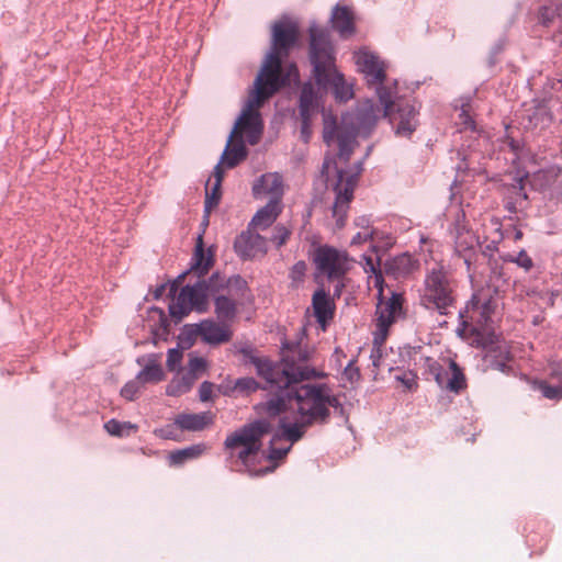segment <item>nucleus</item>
<instances>
[{
  "instance_id": "1",
  "label": "nucleus",
  "mask_w": 562,
  "mask_h": 562,
  "mask_svg": "<svg viewBox=\"0 0 562 562\" xmlns=\"http://www.w3.org/2000/svg\"><path fill=\"white\" fill-rule=\"evenodd\" d=\"M314 353V347L301 340H284L281 345V359L276 362L277 393L263 404V411L270 417L296 408L297 416L293 422L289 416L281 420L283 435L292 442L302 439L308 427L326 424L330 416V407H342L327 384H302L304 381L326 376V373L308 364Z\"/></svg>"
},
{
  "instance_id": "2",
  "label": "nucleus",
  "mask_w": 562,
  "mask_h": 562,
  "mask_svg": "<svg viewBox=\"0 0 562 562\" xmlns=\"http://www.w3.org/2000/svg\"><path fill=\"white\" fill-rule=\"evenodd\" d=\"M338 108H300L301 138L308 143L312 136V123L318 115L323 119V140L326 145H338V157L348 162L357 136L368 137L373 131L379 114H383L392 125L394 133L409 137L418 125L419 112L416 108H351L342 113Z\"/></svg>"
},
{
  "instance_id": "3",
  "label": "nucleus",
  "mask_w": 562,
  "mask_h": 562,
  "mask_svg": "<svg viewBox=\"0 0 562 562\" xmlns=\"http://www.w3.org/2000/svg\"><path fill=\"white\" fill-rule=\"evenodd\" d=\"M299 37V24L289 16L272 24L270 48L243 105H263L283 89L299 86V67L294 61H286Z\"/></svg>"
},
{
  "instance_id": "4",
  "label": "nucleus",
  "mask_w": 562,
  "mask_h": 562,
  "mask_svg": "<svg viewBox=\"0 0 562 562\" xmlns=\"http://www.w3.org/2000/svg\"><path fill=\"white\" fill-rule=\"evenodd\" d=\"M308 35V60L313 80L325 95L331 94L336 102L347 103L355 97L353 85L336 66L335 48L328 32L313 24Z\"/></svg>"
},
{
  "instance_id": "5",
  "label": "nucleus",
  "mask_w": 562,
  "mask_h": 562,
  "mask_svg": "<svg viewBox=\"0 0 562 562\" xmlns=\"http://www.w3.org/2000/svg\"><path fill=\"white\" fill-rule=\"evenodd\" d=\"M272 429L268 419L259 418L229 434L224 441L229 467L235 471H247L251 475L266 474L270 469L257 470L255 461L260 459L262 438Z\"/></svg>"
},
{
  "instance_id": "6",
  "label": "nucleus",
  "mask_w": 562,
  "mask_h": 562,
  "mask_svg": "<svg viewBox=\"0 0 562 562\" xmlns=\"http://www.w3.org/2000/svg\"><path fill=\"white\" fill-rule=\"evenodd\" d=\"M358 70L363 75L369 90L374 92L379 105H400L408 101L411 94L419 88V82L407 85L396 79H389L386 65L378 55L368 50H359L355 55Z\"/></svg>"
},
{
  "instance_id": "7",
  "label": "nucleus",
  "mask_w": 562,
  "mask_h": 562,
  "mask_svg": "<svg viewBox=\"0 0 562 562\" xmlns=\"http://www.w3.org/2000/svg\"><path fill=\"white\" fill-rule=\"evenodd\" d=\"M221 282V273L213 272L207 279H198L183 285L169 305L171 317L181 321L190 312L205 313L209 310V297L213 296V285Z\"/></svg>"
},
{
  "instance_id": "8",
  "label": "nucleus",
  "mask_w": 562,
  "mask_h": 562,
  "mask_svg": "<svg viewBox=\"0 0 562 562\" xmlns=\"http://www.w3.org/2000/svg\"><path fill=\"white\" fill-rule=\"evenodd\" d=\"M405 353L414 361L415 366L422 364L425 368V373L430 374L441 389L459 394L467 387L465 375L454 360L448 359V368H445L434 358L424 356L420 346L408 347L405 349Z\"/></svg>"
},
{
  "instance_id": "9",
  "label": "nucleus",
  "mask_w": 562,
  "mask_h": 562,
  "mask_svg": "<svg viewBox=\"0 0 562 562\" xmlns=\"http://www.w3.org/2000/svg\"><path fill=\"white\" fill-rule=\"evenodd\" d=\"M214 313L222 323H231L238 313V304L244 297L247 282L235 274L226 278L221 273V282L213 285Z\"/></svg>"
},
{
  "instance_id": "10",
  "label": "nucleus",
  "mask_w": 562,
  "mask_h": 562,
  "mask_svg": "<svg viewBox=\"0 0 562 562\" xmlns=\"http://www.w3.org/2000/svg\"><path fill=\"white\" fill-rule=\"evenodd\" d=\"M420 302L426 308L436 310L441 315H446L448 308L453 305L452 286L442 269H432L427 273Z\"/></svg>"
},
{
  "instance_id": "11",
  "label": "nucleus",
  "mask_w": 562,
  "mask_h": 562,
  "mask_svg": "<svg viewBox=\"0 0 562 562\" xmlns=\"http://www.w3.org/2000/svg\"><path fill=\"white\" fill-rule=\"evenodd\" d=\"M367 266L369 267L370 271H372L373 276L370 277L371 282L373 283L374 288L379 289V297L382 296L383 292V276L380 269H378L371 258L367 259ZM403 311V296L400 293L393 292L391 297L386 302H382V299H380L379 304L376 306V328L379 331V335L381 336V340H384L389 327L395 322L397 317L402 315Z\"/></svg>"
},
{
  "instance_id": "12",
  "label": "nucleus",
  "mask_w": 562,
  "mask_h": 562,
  "mask_svg": "<svg viewBox=\"0 0 562 562\" xmlns=\"http://www.w3.org/2000/svg\"><path fill=\"white\" fill-rule=\"evenodd\" d=\"M448 232L453 241L454 254L463 259L467 270L470 272L480 241L479 236L469 226L463 210L457 211Z\"/></svg>"
},
{
  "instance_id": "13",
  "label": "nucleus",
  "mask_w": 562,
  "mask_h": 562,
  "mask_svg": "<svg viewBox=\"0 0 562 562\" xmlns=\"http://www.w3.org/2000/svg\"><path fill=\"white\" fill-rule=\"evenodd\" d=\"M361 171L362 161L356 164L352 172H348L344 169L337 170V182L334 187L336 196L333 205V216L336 220L337 228L345 226L349 204L353 199L355 188Z\"/></svg>"
},
{
  "instance_id": "14",
  "label": "nucleus",
  "mask_w": 562,
  "mask_h": 562,
  "mask_svg": "<svg viewBox=\"0 0 562 562\" xmlns=\"http://www.w3.org/2000/svg\"><path fill=\"white\" fill-rule=\"evenodd\" d=\"M313 262L317 271L329 280H339L349 270L348 254L329 245H321L315 249Z\"/></svg>"
},
{
  "instance_id": "15",
  "label": "nucleus",
  "mask_w": 562,
  "mask_h": 562,
  "mask_svg": "<svg viewBox=\"0 0 562 562\" xmlns=\"http://www.w3.org/2000/svg\"><path fill=\"white\" fill-rule=\"evenodd\" d=\"M184 333L190 339L199 336L211 346L228 342L233 337L227 323L215 322L212 318L203 319L198 324L186 325Z\"/></svg>"
},
{
  "instance_id": "16",
  "label": "nucleus",
  "mask_w": 562,
  "mask_h": 562,
  "mask_svg": "<svg viewBox=\"0 0 562 562\" xmlns=\"http://www.w3.org/2000/svg\"><path fill=\"white\" fill-rule=\"evenodd\" d=\"M561 175V167L551 166L547 169L533 172L529 178V183L544 200L558 202L562 198Z\"/></svg>"
},
{
  "instance_id": "17",
  "label": "nucleus",
  "mask_w": 562,
  "mask_h": 562,
  "mask_svg": "<svg viewBox=\"0 0 562 562\" xmlns=\"http://www.w3.org/2000/svg\"><path fill=\"white\" fill-rule=\"evenodd\" d=\"M213 266L212 254H205L202 236L199 235L196 239L195 249L191 258L190 268L183 273L179 274L176 280L171 282L170 292L175 293L182 284L187 276L195 277L198 279H206L209 270Z\"/></svg>"
},
{
  "instance_id": "18",
  "label": "nucleus",
  "mask_w": 562,
  "mask_h": 562,
  "mask_svg": "<svg viewBox=\"0 0 562 562\" xmlns=\"http://www.w3.org/2000/svg\"><path fill=\"white\" fill-rule=\"evenodd\" d=\"M244 358L245 364H251L256 369V373L259 378L265 380V389L277 391V364L276 361L270 360L268 357H260L255 353L251 346H244L239 349Z\"/></svg>"
},
{
  "instance_id": "19",
  "label": "nucleus",
  "mask_w": 562,
  "mask_h": 562,
  "mask_svg": "<svg viewBox=\"0 0 562 562\" xmlns=\"http://www.w3.org/2000/svg\"><path fill=\"white\" fill-rule=\"evenodd\" d=\"M254 231L248 226L235 238L234 250L243 260H249L267 252V239Z\"/></svg>"
},
{
  "instance_id": "20",
  "label": "nucleus",
  "mask_w": 562,
  "mask_h": 562,
  "mask_svg": "<svg viewBox=\"0 0 562 562\" xmlns=\"http://www.w3.org/2000/svg\"><path fill=\"white\" fill-rule=\"evenodd\" d=\"M260 108H244L237 119L232 136L241 138L243 134L248 136L250 144H255L262 132V121L259 113Z\"/></svg>"
},
{
  "instance_id": "21",
  "label": "nucleus",
  "mask_w": 562,
  "mask_h": 562,
  "mask_svg": "<svg viewBox=\"0 0 562 562\" xmlns=\"http://www.w3.org/2000/svg\"><path fill=\"white\" fill-rule=\"evenodd\" d=\"M255 199L269 196V201L282 203L284 194L283 177L279 172H267L261 175L252 184Z\"/></svg>"
},
{
  "instance_id": "22",
  "label": "nucleus",
  "mask_w": 562,
  "mask_h": 562,
  "mask_svg": "<svg viewBox=\"0 0 562 562\" xmlns=\"http://www.w3.org/2000/svg\"><path fill=\"white\" fill-rule=\"evenodd\" d=\"M314 316L323 330L326 329L328 323L335 314V303L329 294L323 289H317L312 297Z\"/></svg>"
},
{
  "instance_id": "23",
  "label": "nucleus",
  "mask_w": 562,
  "mask_h": 562,
  "mask_svg": "<svg viewBox=\"0 0 562 562\" xmlns=\"http://www.w3.org/2000/svg\"><path fill=\"white\" fill-rule=\"evenodd\" d=\"M278 416H280L279 426H280L281 432H276L270 440V446L267 449V451L261 449V452H260V458H263V459L272 461V462L283 459L290 451L291 447L277 448V447H274V443L280 439H285V440L290 441L291 443H293L290 439H288L283 435V428L281 425L282 424L281 420L284 417L289 416L291 418L290 420L293 422L294 418H296V416H297V411H296V408H294V411L286 409V411L281 412Z\"/></svg>"
},
{
  "instance_id": "24",
  "label": "nucleus",
  "mask_w": 562,
  "mask_h": 562,
  "mask_svg": "<svg viewBox=\"0 0 562 562\" xmlns=\"http://www.w3.org/2000/svg\"><path fill=\"white\" fill-rule=\"evenodd\" d=\"M283 209L282 203L277 201H268L267 204L260 207L251 221L249 222V228L254 229H267L270 227L278 216L281 214Z\"/></svg>"
},
{
  "instance_id": "25",
  "label": "nucleus",
  "mask_w": 562,
  "mask_h": 562,
  "mask_svg": "<svg viewBox=\"0 0 562 562\" xmlns=\"http://www.w3.org/2000/svg\"><path fill=\"white\" fill-rule=\"evenodd\" d=\"M333 29L337 31L342 38L351 36L355 31V20L351 10L346 5L337 4L331 13Z\"/></svg>"
},
{
  "instance_id": "26",
  "label": "nucleus",
  "mask_w": 562,
  "mask_h": 562,
  "mask_svg": "<svg viewBox=\"0 0 562 562\" xmlns=\"http://www.w3.org/2000/svg\"><path fill=\"white\" fill-rule=\"evenodd\" d=\"M247 154V147L245 146L241 138L232 136L231 134L218 164H221V166L225 165L226 168H234L240 161L246 159Z\"/></svg>"
},
{
  "instance_id": "27",
  "label": "nucleus",
  "mask_w": 562,
  "mask_h": 562,
  "mask_svg": "<svg viewBox=\"0 0 562 562\" xmlns=\"http://www.w3.org/2000/svg\"><path fill=\"white\" fill-rule=\"evenodd\" d=\"M213 423V417L210 412L199 414H180L175 419V424L181 430L200 431Z\"/></svg>"
},
{
  "instance_id": "28",
  "label": "nucleus",
  "mask_w": 562,
  "mask_h": 562,
  "mask_svg": "<svg viewBox=\"0 0 562 562\" xmlns=\"http://www.w3.org/2000/svg\"><path fill=\"white\" fill-rule=\"evenodd\" d=\"M214 178L215 181L211 190L206 187L205 192L204 213L206 218L211 211L218 205L222 198L221 184L224 178V169L221 167V164H217L214 168Z\"/></svg>"
},
{
  "instance_id": "29",
  "label": "nucleus",
  "mask_w": 562,
  "mask_h": 562,
  "mask_svg": "<svg viewBox=\"0 0 562 562\" xmlns=\"http://www.w3.org/2000/svg\"><path fill=\"white\" fill-rule=\"evenodd\" d=\"M528 195L525 191L524 179L520 178L516 184L508 189L504 200L505 209L510 213H517L527 205Z\"/></svg>"
},
{
  "instance_id": "30",
  "label": "nucleus",
  "mask_w": 562,
  "mask_h": 562,
  "mask_svg": "<svg viewBox=\"0 0 562 562\" xmlns=\"http://www.w3.org/2000/svg\"><path fill=\"white\" fill-rule=\"evenodd\" d=\"M205 450V443H195L183 449L171 451L168 456L169 465L180 467L187 461L200 458Z\"/></svg>"
},
{
  "instance_id": "31",
  "label": "nucleus",
  "mask_w": 562,
  "mask_h": 562,
  "mask_svg": "<svg viewBox=\"0 0 562 562\" xmlns=\"http://www.w3.org/2000/svg\"><path fill=\"white\" fill-rule=\"evenodd\" d=\"M300 87V95H299V103L296 105H319L318 101L322 99L323 95H325L324 92H322L318 87L316 86L315 81L307 80L301 85L299 83L297 87L286 88L285 90H296Z\"/></svg>"
},
{
  "instance_id": "32",
  "label": "nucleus",
  "mask_w": 562,
  "mask_h": 562,
  "mask_svg": "<svg viewBox=\"0 0 562 562\" xmlns=\"http://www.w3.org/2000/svg\"><path fill=\"white\" fill-rule=\"evenodd\" d=\"M416 268L417 261L408 254L396 256L389 265V269L396 278H404L411 274Z\"/></svg>"
},
{
  "instance_id": "33",
  "label": "nucleus",
  "mask_w": 562,
  "mask_h": 562,
  "mask_svg": "<svg viewBox=\"0 0 562 562\" xmlns=\"http://www.w3.org/2000/svg\"><path fill=\"white\" fill-rule=\"evenodd\" d=\"M164 370L155 358L148 360L147 364L140 370L136 378L144 385L146 383H157L164 380Z\"/></svg>"
},
{
  "instance_id": "34",
  "label": "nucleus",
  "mask_w": 562,
  "mask_h": 562,
  "mask_svg": "<svg viewBox=\"0 0 562 562\" xmlns=\"http://www.w3.org/2000/svg\"><path fill=\"white\" fill-rule=\"evenodd\" d=\"M196 380V375L192 373H184L180 378L173 379L167 386V394L169 396H180L191 390Z\"/></svg>"
},
{
  "instance_id": "35",
  "label": "nucleus",
  "mask_w": 562,
  "mask_h": 562,
  "mask_svg": "<svg viewBox=\"0 0 562 562\" xmlns=\"http://www.w3.org/2000/svg\"><path fill=\"white\" fill-rule=\"evenodd\" d=\"M473 313H479L484 322L490 319L491 314L493 313V306L491 300L481 301L480 296L474 294L467 305Z\"/></svg>"
},
{
  "instance_id": "36",
  "label": "nucleus",
  "mask_w": 562,
  "mask_h": 562,
  "mask_svg": "<svg viewBox=\"0 0 562 562\" xmlns=\"http://www.w3.org/2000/svg\"><path fill=\"white\" fill-rule=\"evenodd\" d=\"M501 258L504 262L516 263L525 272H529L533 268V260L525 249H521L517 255L506 254Z\"/></svg>"
},
{
  "instance_id": "37",
  "label": "nucleus",
  "mask_w": 562,
  "mask_h": 562,
  "mask_svg": "<svg viewBox=\"0 0 562 562\" xmlns=\"http://www.w3.org/2000/svg\"><path fill=\"white\" fill-rule=\"evenodd\" d=\"M105 430L112 436H127L131 429H136V426L131 423H121L116 419H110L104 424Z\"/></svg>"
},
{
  "instance_id": "38",
  "label": "nucleus",
  "mask_w": 562,
  "mask_h": 562,
  "mask_svg": "<svg viewBox=\"0 0 562 562\" xmlns=\"http://www.w3.org/2000/svg\"><path fill=\"white\" fill-rule=\"evenodd\" d=\"M555 19L557 14L554 12L553 2L543 4L538 9L537 20L540 25L550 27Z\"/></svg>"
},
{
  "instance_id": "39",
  "label": "nucleus",
  "mask_w": 562,
  "mask_h": 562,
  "mask_svg": "<svg viewBox=\"0 0 562 562\" xmlns=\"http://www.w3.org/2000/svg\"><path fill=\"white\" fill-rule=\"evenodd\" d=\"M501 359L495 358L491 361V367L495 370H498L503 373L509 374L513 372V367L510 366L512 356L508 350L501 352Z\"/></svg>"
},
{
  "instance_id": "40",
  "label": "nucleus",
  "mask_w": 562,
  "mask_h": 562,
  "mask_svg": "<svg viewBox=\"0 0 562 562\" xmlns=\"http://www.w3.org/2000/svg\"><path fill=\"white\" fill-rule=\"evenodd\" d=\"M469 109L470 108H460L461 111L459 113V121L457 122V124L460 125L461 128L464 131L476 132V123L473 119V115L470 113Z\"/></svg>"
},
{
  "instance_id": "41",
  "label": "nucleus",
  "mask_w": 562,
  "mask_h": 562,
  "mask_svg": "<svg viewBox=\"0 0 562 562\" xmlns=\"http://www.w3.org/2000/svg\"><path fill=\"white\" fill-rule=\"evenodd\" d=\"M290 235L291 231L288 227L282 224H278L273 228L271 241L277 246V248H280L288 241Z\"/></svg>"
},
{
  "instance_id": "42",
  "label": "nucleus",
  "mask_w": 562,
  "mask_h": 562,
  "mask_svg": "<svg viewBox=\"0 0 562 562\" xmlns=\"http://www.w3.org/2000/svg\"><path fill=\"white\" fill-rule=\"evenodd\" d=\"M140 381L135 378L134 380H131L124 384V386L121 389V395L125 400L133 401L137 396L140 387H142Z\"/></svg>"
},
{
  "instance_id": "43",
  "label": "nucleus",
  "mask_w": 562,
  "mask_h": 562,
  "mask_svg": "<svg viewBox=\"0 0 562 562\" xmlns=\"http://www.w3.org/2000/svg\"><path fill=\"white\" fill-rule=\"evenodd\" d=\"M183 353L178 348H171L167 353V368L169 371H176L179 369L182 361Z\"/></svg>"
},
{
  "instance_id": "44",
  "label": "nucleus",
  "mask_w": 562,
  "mask_h": 562,
  "mask_svg": "<svg viewBox=\"0 0 562 562\" xmlns=\"http://www.w3.org/2000/svg\"><path fill=\"white\" fill-rule=\"evenodd\" d=\"M505 45H506L505 37H501L494 43V45L492 46V48L490 50V56L487 59V64L490 67H494L497 64V61H498L497 56L504 52Z\"/></svg>"
},
{
  "instance_id": "45",
  "label": "nucleus",
  "mask_w": 562,
  "mask_h": 562,
  "mask_svg": "<svg viewBox=\"0 0 562 562\" xmlns=\"http://www.w3.org/2000/svg\"><path fill=\"white\" fill-rule=\"evenodd\" d=\"M538 389L546 398L560 400L562 397V389L559 386H552L547 382H540Z\"/></svg>"
},
{
  "instance_id": "46",
  "label": "nucleus",
  "mask_w": 562,
  "mask_h": 562,
  "mask_svg": "<svg viewBox=\"0 0 562 562\" xmlns=\"http://www.w3.org/2000/svg\"><path fill=\"white\" fill-rule=\"evenodd\" d=\"M260 387L254 378H240L235 383V389L241 392H255Z\"/></svg>"
},
{
  "instance_id": "47",
  "label": "nucleus",
  "mask_w": 562,
  "mask_h": 562,
  "mask_svg": "<svg viewBox=\"0 0 562 562\" xmlns=\"http://www.w3.org/2000/svg\"><path fill=\"white\" fill-rule=\"evenodd\" d=\"M505 130H506V136H505L506 143H507L508 147L510 148V150L513 151V154L515 155V157L518 158L520 155L521 148H522V144L520 143V140L515 139L514 136L512 135L510 125L505 124Z\"/></svg>"
},
{
  "instance_id": "48",
  "label": "nucleus",
  "mask_w": 562,
  "mask_h": 562,
  "mask_svg": "<svg viewBox=\"0 0 562 562\" xmlns=\"http://www.w3.org/2000/svg\"><path fill=\"white\" fill-rule=\"evenodd\" d=\"M306 272V263L303 260L295 262L290 270V278L293 281H302Z\"/></svg>"
},
{
  "instance_id": "49",
  "label": "nucleus",
  "mask_w": 562,
  "mask_h": 562,
  "mask_svg": "<svg viewBox=\"0 0 562 562\" xmlns=\"http://www.w3.org/2000/svg\"><path fill=\"white\" fill-rule=\"evenodd\" d=\"M206 368V361L201 357H192L188 363V371L186 373H192L196 375V372L202 371Z\"/></svg>"
},
{
  "instance_id": "50",
  "label": "nucleus",
  "mask_w": 562,
  "mask_h": 562,
  "mask_svg": "<svg viewBox=\"0 0 562 562\" xmlns=\"http://www.w3.org/2000/svg\"><path fill=\"white\" fill-rule=\"evenodd\" d=\"M373 233H374L373 229H366V231L358 232L351 238L350 245L351 246H359V245H362V244L371 240L372 237H373Z\"/></svg>"
},
{
  "instance_id": "51",
  "label": "nucleus",
  "mask_w": 562,
  "mask_h": 562,
  "mask_svg": "<svg viewBox=\"0 0 562 562\" xmlns=\"http://www.w3.org/2000/svg\"><path fill=\"white\" fill-rule=\"evenodd\" d=\"M396 380L402 382L408 390H414L417 387V375L413 371H408L403 375H397Z\"/></svg>"
},
{
  "instance_id": "52",
  "label": "nucleus",
  "mask_w": 562,
  "mask_h": 562,
  "mask_svg": "<svg viewBox=\"0 0 562 562\" xmlns=\"http://www.w3.org/2000/svg\"><path fill=\"white\" fill-rule=\"evenodd\" d=\"M355 360H350L344 370V374L349 382L357 381L360 378L359 368L355 366Z\"/></svg>"
},
{
  "instance_id": "53",
  "label": "nucleus",
  "mask_w": 562,
  "mask_h": 562,
  "mask_svg": "<svg viewBox=\"0 0 562 562\" xmlns=\"http://www.w3.org/2000/svg\"><path fill=\"white\" fill-rule=\"evenodd\" d=\"M213 383L204 381L199 387V397L202 402H207L212 398Z\"/></svg>"
},
{
  "instance_id": "54",
  "label": "nucleus",
  "mask_w": 562,
  "mask_h": 562,
  "mask_svg": "<svg viewBox=\"0 0 562 562\" xmlns=\"http://www.w3.org/2000/svg\"><path fill=\"white\" fill-rule=\"evenodd\" d=\"M356 226L361 227L362 231L372 229L370 226V218L368 216H359L355 221Z\"/></svg>"
},
{
  "instance_id": "55",
  "label": "nucleus",
  "mask_w": 562,
  "mask_h": 562,
  "mask_svg": "<svg viewBox=\"0 0 562 562\" xmlns=\"http://www.w3.org/2000/svg\"><path fill=\"white\" fill-rule=\"evenodd\" d=\"M170 285H171V283H170V284H161V285H159V286L155 290V292H154V296H155L156 299H159L160 296H162V295H164V293L166 292L167 288L170 290ZM177 292H178V290H177L175 293H171V292L169 291V295L173 296V299H175V297L177 296V295H176V294H177Z\"/></svg>"
},
{
  "instance_id": "56",
  "label": "nucleus",
  "mask_w": 562,
  "mask_h": 562,
  "mask_svg": "<svg viewBox=\"0 0 562 562\" xmlns=\"http://www.w3.org/2000/svg\"><path fill=\"white\" fill-rule=\"evenodd\" d=\"M497 250V244L495 241H491L488 245L484 247L482 254L484 256H492L494 251Z\"/></svg>"
},
{
  "instance_id": "57",
  "label": "nucleus",
  "mask_w": 562,
  "mask_h": 562,
  "mask_svg": "<svg viewBox=\"0 0 562 562\" xmlns=\"http://www.w3.org/2000/svg\"><path fill=\"white\" fill-rule=\"evenodd\" d=\"M553 8L557 14V19L560 20V29H562V1L559 3H553Z\"/></svg>"
},
{
  "instance_id": "58",
  "label": "nucleus",
  "mask_w": 562,
  "mask_h": 562,
  "mask_svg": "<svg viewBox=\"0 0 562 562\" xmlns=\"http://www.w3.org/2000/svg\"><path fill=\"white\" fill-rule=\"evenodd\" d=\"M558 295H559V291H557V290H555V291H551V292H550V295H549V299H548V304H549L550 306H553V305H554V303H555V299H557V296H558Z\"/></svg>"
},
{
  "instance_id": "59",
  "label": "nucleus",
  "mask_w": 562,
  "mask_h": 562,
  "mask_svg": "<svg viewBox=\"0 0 562 562\" xmlns=\"http://www.w3.org/2000/svg\"><path fill=\"white\" fill-rule=\"evenodd\" d=\"M551 88L554 91H561L562 90V80L561 79L553 80L552 83H551Z\"/></svg>"
},
{
  "instance_id": "60",
  "label": "nucleus",
  "mask_w": 562,
  "mask_h": 562,
  "mask_svg": "<svg viewBox=\"0 0 562 562\" xmlns=\"http://www.w3.org/2000/svg\"><path fill=\"white\" fill-rule=\"evenodd\" d=\"M470 102H471V98L468 97V98L461 100L460 105H462V106L470 105Z\"/></svg>"
},
{
  "instance_id": "61",
  "label": "nucleus",
  "mask_w": 562,
  "mask_h": 562,
  "mask_svg": "<svg viewBox=\"0 0 562 562\" xmlns=\"http://www.w3.org/2000/svg\"><path fill=\"white\" fill-rule=\"evenodd\" d=\"M363 105H370V106H373V105H376V104L374 103V100H373V99L368 98V99L366 100V102H364V104H363Z\"/></svg>"
},
{
  "instance_id": "62",
  "label": "nucleus",
  "mask_w": 562,
  "mask_h": 562,
  "mask_svg": "<svg viewBox=\"0 0 562 562\" xmlns=\"http://www.w3.org/2000/svg\"><path fill=\"white\" fill-rule=\"evenodd\" d=\"M371 358L373 359V360H372L373 366H374V367H379L378 359H375V357H374V353H373V352L371 353Z\"/></svg>"
},
{
  "instance_id": "63",
  "label": "nucleus",
  "mask_w": 562,
  "mask_h": 562,
  "mask_svg": "<svg viewBox=\"0 0 562 562\" xmlns=\"http://www.w3.org/2000/svg\"><path fill=\"white\" fill-rule=\"evenodd\" d=\"M164 437H166V438H171V434L166 431V434L164 435Z\"/></svg>"
},
{
  "instance_id": "64",
  "label": "nucleus",
  "mask_w": 562,
  "mask_h": 562,
  "mask_svg": "<svg viewBox=\"0 0 562 562\" xmlns=\"http://www.w3.org/2000/svg\"><path fill=\"white\" fill-rule=\"evenodd\" d=\"M521 235H522V234H521V232H517V234H516V238H520V237H521Z\"/></svg>"
}]
</instances>
